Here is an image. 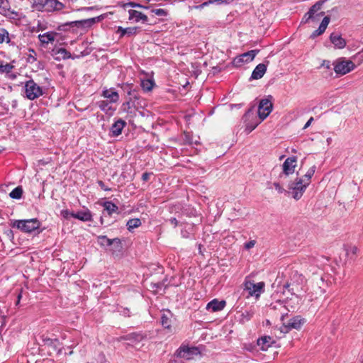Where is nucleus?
I'll return each mask as SVG.
<instances>
[{
	"instance_id": "f257e3e1",
	"label": "nucleus",
	"mask_w": 363,
	"mask_h": 363,
	"mask_svg": "<svg viewBox=\"0 0 363 363\" xmlns=\"http://www.w3.org/2000/svg\"><path fill=\"white\" fill-rule=\"evenodd\" d=\"M274 308L279 309L281 312V320L282 321V326L280 328L281 333H287L292 329L299 330L302 325L306 323V320L300 315H296L291 318L288 322H285V318L287 313L285 311L286 308L282 303L279 302L274 306Z\"/></svg>"
},
{
	"instance_id": "f03ea898",
	"label": "nucleus",
	"mask_w": 363,
	"mask_h": 363,
	"mask_svg": "<svg viewBox=\"0 0 363 363\" xmlns=\"http://www.w3.org/2000/svg\"><path fill=\"white\" fill-rule=\"evenodd\" d=\"M32 7L37 11H60L64 4L58 0H32Z\"/></svg>"
},
{
	"instance_id": "7ed1b4c3",
	"label": "nucleus",
	"mask_w": 363,
	"mask_h": 363,
	"mask_svg": "<svg viewBox=\"0 0 363 363\" xmlns=\"http://www.w3.org/2000/svg\"><path fill=\"white\" fill-rule=\"evenodd\" d=\"M333 66L335 72L341 76L347 74L356 67V65L352 60H347L345 57L337 59L333 62Z\"/></svg>"
},
{
	"instance_id": "20e7f679",
	"label": "nucleus",
	"mask_w": 363,
	"mask_h": 363,
	"mask_svg": "<svg viewBox=\"0 0 363 363\" xmlns=\"http://www.w3.org/2000/svg\"><path fill=\"white\" fill-rule=\"evenodd\" d=\"M308 186L302 180L297 177L294 181L289 184L286 193L291 194L295 200L298 201L302 197Z\"/></svg>"
},
{
	"instance_id": "39448f33",
	"label": "nucleus",
	"mask_w": 363,
	"mask_h": 363,
	"mask_svg": "<svg viewBox=\"0 0 363 363\" xmlns=\"http://www.w3.org/2000/svg\"><path fill=\"white\" fill-rule=\"evenodd\" d=\"M40 226V222L37 218L27 220H16L13 223V227L16 228L24 233H31Z\"/></svg>"
},
{
	"instance_id": "423d86ee",
	"label": "nucleus",
	"mask_w": 363,
	"mask_h": 363,
	"mask_svg": "<svg viewBox=\"0 0 363 363\" xmlns=\"http://www.w3.org/2000/svg\"><path fill=\"white\" fill-rule=\"evenodd\" d=\"M25 94L28 99L34 100L43 95L44 91L41 86L30 79L25 84Z\"/></svg>"
},
{
	"instance_id": "0eeeda50",
	"label": "nucleus",
	"mask_w": 363,
	"mask_h": 363,
	"mask_svg": "<svg viewBox=\"0 0 363 363\" xmlns=\"http://www.w3.org/2000/svg\"><path fill=\"white\" fill-rule=\"evenodd\" d=\"M264 283L261 281L255 283L251 280L246 279L244 283V290L248 292L249 296L259 297L260 294L264 291Z\"/></svg>"
},
{
	"instance_id": "6e6552de",
	"label": "nucleus",
	"mask_w": 363,
	"mask_h": 363,
	"mask_svg": "<svg viewBox=\"0 0 363 363\" xmlns=\"http://www.w3.org/2000/svg\"><path fill=\"white\" fill-rule=\"evenodd\" d=\"M199 350L196 347L181 346L177 350V357L186 359H193L194 356L199 354Z\"/></svg>"
},
{
	"instance_id": "1a4fd4ad",
	"label": "nucleus",
	"mask_w": 363,
	"mask_h": 363,
	"mask_svg": "<svg viewBox=\"0 0 363 363\" xmlns=\"http://www.w3.org/2000/svg\"><path fill=\"white\" fill-rule=\"evenodd\" d=\"M297 164V160L296 157H288L282 164V173L279 177L283 178L284 176L292 174L295 172Z\"/></svg>"
},
{
	"instance_id": "9d476101",
	"label": "nucleus",
	"mask_w": 363,
	"mask_h": 363,
	"mask_svg": "<svg viewBox=\"0 0 363 363\" xmlns=\"http://www.w3.org/2000/svg\"><path fill=\"white\" fill-rule=\"evenodd\" d=\"M273 105L268 99H262L258 107V116L260 121L264 120L272 112Z\"/></svg>"
},
{
	"instance_id": "9b49d317",
	"label": "nucleus",
	"mask_w": 363,
	"mask_h": 363,
	"mask_svg": "<svg viewBox=\"0 0 363 363\" xmlns=\"http://www.w3.org/2000/svg\"><path fill=\"white\" fill-rule=\"evenodd\" d=\"M258 52V50H252L245 52L236 57L233 60V64L235 66H241L243 63L250 62L254 60Z\"/></svg>"
},
{
	"instance_id": "f8f14e48",
	"label": "nucleus",
	"mask_w": 363,
	"mask_h": 363,
	"mask_svg": "<svg viewBox=\"0 0 363 363\" xmlns=\"http://www.w3.org/2000/svg\"><path fill=\"white\" fill-rule=\"evenodd\" d=\"M145 339V336L139 333H132L125 337H122L121 340L130 341V344L137 350H140L143 347L141 342Z\"/></svg>"
},
{
	"instance_id": "ddd939ff",
	"label": "nucleus",
	"mask_w": 363,
	"mask_h": 363,
	"mask_svg": "<svg viewBox=\"0 0 363 363\" xmlns=\"http://www.w3.org/2000/svg\"><path fill=\"white\" fill-rule=\"evenodd\" d=\"M128 20L135 23L142 22L147 23L148 22V17L143 13L137 10L130 9L128 11Z\"/></svg>"
},
{
	"instance_id": "4468645a",
	"label": "nucleus",
	"mask_w": 363,
	"mask_h": 363,
	"mask_svg": "<svg viewBox=\"0 0 363 363\" xmlns=\"http://www.w3.org/2000/svg\"><path fill=\"white\" fill-rule=\"evenodd\" d=\"M174 318V315L169 310H165L162 311V314L161 316V323L162 325L172 331V323Z\"/></svg>"
},
{
	"instance_id": "2eb2a0df",
	"label": "nucleus",
	"mask_w": 363,
	"mask_h": 363,
	"mask_svg": "<svg viewBox=\"0 0 363 363\" xmlns=\"http://www.w3.org/2000/svg\"><path fill=\"white\" fill-rule=\"evenodd\" d=\"M325 2H326L325 0H320L316 2L305 15L303 21L307 23L310 19H315L314 14L321 9V6Z\"/></svg>"
},
{
	"instance_id": "dca6fc26",
	"label": "nucleus",
	"mask_w": 363,
	"mask_h": 363,
	"mask_svg": "<svg viewBox=\"0 0 363 363\" xmlns=\"http://www.w3.org/2000/svg\"><path fill=\"white\" fill-rule=\"evenodd\" d=\"M257 343L262 350L266 351L274 343V340L270 336H263L257 340Z\"/></svg>"
},
{
	"instance_id": "f3484780",
	"label": "nucleus",
	"mask_w": 363,
	"mask_h": 363,
	"mask_svg": "<svg viewBox=\"0 0 363 363\" xmlns=\"http://www.w3.org/2000/svg\"><path fill=\"white\" fill-rule=\"evenodd\" d=\"M71 217L82 221H91L92 220L91 213L88 209L80 211L77 213H72Z\"/></svg>"
},
{
	"instance_id": "a211bd4d",
	"label": "nucleus",
	"mask_w": 363,
	"mask_h": 363,
	"mask_svg": "<svg viewBox=\"0 0 363 363\" xmlns=\"http://www.w3.org/2000/svg\"><path fill=\"white\" fill-rule=\"evenodd\" d=\"M125 125L126 122L122 119H118L116 121L111 128L112 135L118 136L121 135Z\"/></svg>"
},
{
	"instance_id": "6ab92c4d",
	"label": "nucleus",
	"mask_w": 363,
	"mask_h": 363,
	"mask_svg": "<svg viewBox=\"0 0 363 363\" xmlns=\"http://www.w3.org/2000/svg\"><path fill=\"white\" fill-rule=\"evenodd\" d=\"M330 39L336 48L342 49L346 45V41L339 34L332 33Z\"/></svg>"
},
{
	"instance_id": "aec40b11",
	"label": "nucleus",
	"mask_w": 363,
	"mask_h": 363,
	"mask_svg": "<svg viewBox=\"0 0 363 363\" xmlns=\"http://www.w3.org/2000/svg\"><path fill=\"white\" fill-rule=\"evenodd\" d=\"M266 71H267V65L263 63L259 64L254 69V70L252 73V75H251V79H261L265 74Z\"/></svg>"
},
{
	"instance_id": "412c9836",
	"label": "nucleus",
	"mask_w": 363,
	"mask_h": 363,
	"mask_svg": "<svg viewBox=\"0 0 363 363\" xmlns=\"http://www.w3.org/2000/svg\"><path fill=\"white\" fill-rule=\"evenodd\" d=\"M225 306V301L213 299L207 304L206 308L208 310H211L213 312H216L223 310Z\"/></svg>"
},
{
	"instance_id": "4be33fe9",
	"label": "nucleus",
	"mask_w": 363,
	"mask_h": 363,
	"mask_svg": "<svg viewBox=\"0 0 363 363\" xmlns=\"http://www.w3.org/2000/svg\"><path fill=\"white\" fill-rule=\"evenodd\" d=\"M330 23V18L328 16L324 17L322 22L320 23L318 28L313 31V33L311 34V38H314L316 36H318L321 34H323L325 30H326L328 24Z\"/></svg>"
},
{
	"instance_id": "5701e85b",
	"label": "nucleus",
	"mask_w": 363,
	"mask_h": 363,
	"mask_svg": "<svg viewBox=\"0 0 363 363\" xmlns=\"http://www.w3.org/2000/svg\"><path fill=\"white\" fill-rule=\"evenodd\" d=\"M138 32V28L137 27H129V28H123L119 26L117 29L116 33L120 34L121 37L124 35L132 36L135 35Z\"/></svg>"
},
{
	"instance_id": "b1692460",
	"label": "nucleus",
	"mask_w": 363,
	"mask_h": 363,
	"mask_svg": "<svg viewBox=\"0 0 363 363\" xmlns=\"http://www.w3.org/2000/svg\"><path fill=\"white\" fill-rule=\"evenodd\" d=\"M57 35L58 34L57 33L48 32L43 34H40L38 35V38L42 43L48 44L49 43L53 42Z\"/></svg>"
},
{
	"instance_id": "393cba45",
	"label": "nucleus",
	"mask_w": 363,
	"mask_h": 363,
	"mask_svg": "<svg viewBox=\"0 0 363 363\" xmlns=\"http://www.w3.org/2000/svg\"><path fill=\"white\" fill-rule=\"evenodd\" d=\"M102 96L109 99L111 103H116L119 100L118 92L112 89L103 91Z\"/></svg>"
},
{
	"instance_id": "a878e982",
	"label": "nucleus",
	"mask_w": 363,
	"mask_h": 363,
	"mask_svg": "<svg viewBox=\"0 0 363 363\" xmlns=\"http://www.w3.org/2000/svg\"><path fill=\"white\" fill-rule=\"evenodd\" d=\"M12 13L8 0H0V14L7 16Z\"/></svg>"
},
{
	"instance_id": "bb28decb",
	"label": "nucleus",
	"mask_w": 363,
	"mask_h": 363,
	"mask_svg": "<svg viewBox=\"0 0 363 363\" xmlns=\"http://www.w3.org/2000/svg\"><path fill=\"white\" fill-rule=\"evenodd\" d=\"M315 166L313 165L311 168L308 169L307 172L302 177H298L301 180H302L306 185H309L311 183V179L313 176L315 172Z\"/></svg>"
},
{
	"instance_id": "cd10ccee",
	"label": "nucleus",
	"mask_w": 363,
	"mask_h": 363,
	"mask_svg": "<svg viewBox=\"0 0 363 363\" xmlns=\"http://www.w3.org/2000/svg\"><path fill=\"white\" fill-rule=\"evenodd\" d=\"M142 222L139 218H132L127 221L126 226L128 230L131 232L135 228H138L141 225Z\"/></svg>"
},
{
	"instance_id": "c85d7f7f",
	"label": "nucleus",
	"mask_w": 363,
	"mask_h": 363,
	"mask_svg": "<svg viewBox=\"0 0 363 363\" xmlns=\"http://www.w3.org/2000/svg\"><path fill=\"white\" fill-rule=\"evenodd\" d=\"M345 250H346V255L350 259H355V257L357 256V251H358L357 247H356L355 245L347 246L346 247Z\"/></svg>"
},
{
	"instance_id": "c756f323",
	"label": "nucleus",
	"mask_w": 363,
	"mask_h": 363,
	"mask_svg": "<svg viewBox=\"0 0 363 363\" xmlns=\"http://www.w3.org/2000/svg\"><path fill=\"white\" fill-rule=\"evenodd\" d=\"M104 207L108 215H111L113 213H115L118 211V206L110 201L105 202L104 203Z\"/></svg>"
},
{
	"instance_id": "7c9ffc66",
	"label": "nucleus",
	"mask_w": 363,
	"mask_h": 363,
	"mask_svg": "<svg viewBox=\"0 0 363 363\" xmlns=\"http://www.w3.org/2000/svg\"><path fill=\"white\" fill-rule=\"evenodd\" d=\"M154 86V82L152 79H146L141 81V86L143 90L150 91Z\"/></svg>"
},
{
	"instance_id": "2f4dec72",
	"label": "nucleus",
	"mask_w": 363,
	"mask_h": 363,
	"mask_svg": "<svg viewBox=\"0 0 363 363\" xmlns=\"http://www.w3.org/2000/svg\"><path fill=\"white\" fill-rule=\"evenodd\" d=\"M10 42L9 34V32L3 28H0V43Z\"/></svg>"
},
{
	"instance_id": "473e14b6",
	"label": "nucleus",
	"mask_w": 363,
	"mask_h": 363,
	"mask_svg": "<svg viewBox=\"0 0 363 363\" xmlns=\"http://www.w3.org/2000/svg\"><path fill=\"white\" fill-rule=\"evenodd\" d=\"M22 194H23L22 188L21 186H17L11 191V193L9 194V196L12 199H19L21 198Z\"/></svg>"
},
{
	"instance_id": "72a5a7b5",
	"label": "nucleus",
	"mask_w": 363,
	"mask_h": 363,
	"mask_svg": "<svg viewBox=\"0 0 363 363\" xmlns=\"http://www.w3.org/2000/svg\"><path fill=\"white\" fill-rule=\"evenodd\" d=\"M13 66L10 63H6L5 65L1 63L0 64V73H9L13 69Z\"/></svg>"
},
{
	"instance_id": "f704fd0d",
	"label": "nucleus",
	"mask_w": 363,
	"mask_h": 363,
	"mask_svg": "<svg viewBox=\"0 0 363 363\" xmlns=\"http://www.w3.org/2000/svg\"><path fill=\"white\" fill-rule=\"evenodd\" d=\"M94 22V19H86L79 21H75L74 23L78 26L86 27L90 26Z\"/></svg>"
},
{
	"instance_id": "c9c22d12",
	"label": "nucleus",
	"mask_w": 363,
	"mask_h": 363,
	"mask_svg": "<svg viewBox=\"0 0 363 363\" xmlns=\"http://www.w3.org/2000/svg\"><path fill=\"white\" fill-rule=\"evenodd\" d=\"M99 107L101 108V111L105 112H108L110 110H111V107L110 106L109 104L106 101H101L99 102Z\"/></svg>"
},
{
	"instance_id": "e433bc0d",
	"label": "nucleus",
	"mask_w": 363,
	"mask_h": 363,
	"mask_svg": "<svg viewBox=\"0 0 363 363\" xmlns=\"http://www.w3.org/2000/svg\"><path fill=\"white\" fill-rule=\"evenodd\" d=\"M98 240H106L105 245H107V246H111L114 242H118L120 241L119 239H118V238H115V239L111 240V239L107 238L106 236H104V235L99 236L98 238Z\"/></svg>"
},
{
	"instance_id": "4c0bfd02",
	"label": "nucleus",
	"mask_w": 363,
	"mask_h": 363,
	"mask_svg": "<svg viewBox=\"0 0 363 363\" xmlns=\"http://www.w3.org/2000/svg\"><path fill=\"white\" fill-rule=\"evenodd\" d=\"M261 121H256V122H254L252 123H247L246 124V127H245V132L248 134L250 133H251L254 129L256 128V127L258 125V124L260 123Z\"/></svg>"
},
{
	"instance_id": "58836bf2",
	"label": "nucleus",
	"mask_w": 363,
	"mask_h": 363,
	"mask_svg": "<svg viewBox=\"0 0 363 363\" xmlns=\"http://www.w3.org/2000/svg\"><path fill=\"white\" fill-rule=\"evenodd\" d=\"M316 279H317V284L318 285V286L316 289V290H315V293L316 294L321 295L323 293V290L321 289V286H320V284H323L324 280L322 277H317Z\"/></svg>"
},
{
	"instance_id": "ea45409f",
	"label": "nucleus",
	"mask_w": 363,
	"mask_h": 363,
	"mask_svg": "<svg viewBox=\"0 0 363 363\" xmlns=\"http://www.w3.org/2000/svg\"><path fill=\"white\" fill-rule=\"evenodd\" d=\"M57 53L62 56L64 59H68L71 57V54L65 48H60L58 50Z\"/></svg>"
},
{
	"instance_id": "a19ab883",
	"label": "nucleus",
	"mask_w": 363,
	"mask_h": 363,
	"mask_svg": "<svg viewBox=\"0 0 363 363\" xmlns=\"http://www.w3.org/2000/svg\"><path fill=\"white\" fill-rule=\"evenodd\" d=\"M151 12L152 13H154L155 15L159 16H166V14H167V12L162 9H152L151 11Z\"/></svg>"
},
{
	"instance_id": "79ce46f5",
	"label": "nucleus",
	"mask_w": 363,
	"mask_h": 363,
	"mask_svg": "<svg viewBox=\"0 0 363 363\" xmlns=\"http://www.w3.org/2000/svg\"><path fill=\"white\" fill-rule=\"evenodd\" d=\"M353 58L358 61L359 64L363 62V49L358 52L355 55H354Z\"/></svg>"
},
{
	"instance_id": "37998d69",
	"label": "nucleus",
	"mask_w": 363,
	"mask_h": 363,
	"mask_svg": "<svg viewBox=\"0 0 363 363\" xmlns=\"http://www.w3.org/2000/svg\"><path fill=\"white\" fill-rule=\"evenodd\" d=\"M273 186L275 189V190L279 193V194H282L284 192H286L287 191H286L281 185L278 182H274L273 184Z\"/></svg>"
},
{
	"instance_id": "c03bdc74",
	"label": "nucleus",
	"mask_w": 363,
	"mask_h": 363,
	"mask_svg": "<svg viewBox=\"0 0 363 363\" xmlns=\"http://www.w3.org/2000/svg\"><path fill=\"white\" fill-rule=\"evenodd\" d=\"M228 0H209L208 2H204L202 6H206L209 4H221L223 3H227Z\"/></svg>"
},
{
	"instance_id": "a18cd8bd",
	"label": "nucleus",
	"mask_w": 363,
	"mask_h": 363,
	"mask_svg": "<svg viewBox=\"0 0 363 363\" xmlns=\"http://www.w3.org/2000/svg\"><path fill=\"white\" fill-rule=\"evenodd\" d=\"M125 6H130V7H133V8H144V9H147V6H142L141 4L135 3L133 1L127 3L125 4Z\"/></svg>"
},
{
	"instance_id": "49530a36",
	"label": "nucleus",
	"mask_w": 363,
	"mask_h": 363,
	"mask_svg": "<svg viewBox=\"0 0 363 363\" xmlns=\"http://www.w3.org/2000/svg\"><path fill=\"white\" fill-rule=\"evenodd\" d=\"M72 212H70L69 210H62L61 211V216H63V218L68 219L72 214Z\"/></svg>"
},
{
	"instance_id": "de8ad7c7",
	"label": "nucleus",
	"mask_w": 363,
	"mask_h": 363,
	"mask_svg": "<svg viewBox=\"0 0 363 363\" xmlns=\"http://www.w3.org/2000/svg\"><path fill=\"white\" fill-rule=\"evenodd\" d=\"M255 240H250L245 244V248L247 250H250L255 245Z\"/></svg>"
},
{
	"instance_id": "09e8293b",
	"label": "nucleus",
	"mask_w": 363,
	"mask_h": 363,
	"mask_svg": "<svg viewBox=\"0 0 363 363\" xmlns=\"http://www.w3.org/2000/svg\"><path fill=\"white\" fill-rule=\"evenodd\" d=\"M321 66L325 67L326 69H330V61H328V60H323Z\"/></svg>"
},
{
	"instance_id": "8fccbe9b",
	"label": "nucleus",
	"mask_w": 363,
	"mask_h": 363,
	"mask_svg": "<svg viewBox=\"0 0 363 363\" xmlns=\"http://www.w3.org/2000/svg\"><path fill=\"white\" fill-rule=\"evenodd\" d=\"M313 121V117H311V118H310V119H309V120L306 122V123L304 125V126H303V129H306V128H308L311 125V123H312V121Z\"/></svg>"
},
{
	"instance_id": "3c124183",
	"label": "nucleus",
	"mask_w": 363,
	"mask_h": 363,
	"mask_svg": "<svg viewBox=\"0 0 363 363\" xmlns=\"http://www.w3.org/2000/svg\"><path fill=\"white\" fill-rule=\"evenodd\" d=\"M251 110H249L244 116L245 119H250L251 117Z\"/></svg>"
},
{
	"instance_id": "603ef678",
	"label": "nucleus",
	"mask_w": 363,
	"mask_h": 363,
	"mask_svg": "<svg viewBox=\"0 0 363 363\" xmlns=\"http://www.w3.org/2000/svg\"><path fill=\"white\" fill-rule=\"evenodd\" d=\"M169 221H170V223H171L172 225H174V227H175V226H177V224H178V221H177V220L176 218H171V219L169 220Z\"/></svg>"
},
{
	"instance_id": "864d4df0",
	"label": "nucleus",
	"mask_w": 363,
	"mask_h": 363,
	"mask_svg": "<svg viewBox=\"0 0 363 363\" xmlns=\"http://www.w3.org/2000/svg\"><path fill=\"white\" fill-rule=\"evenodd\" d=\"M150 174L148 173H144L142 175V178L144 181H147L149 179Z\"/></svg>"
},
{
	"instance_id": "5fc2aeb1",
	"label": "nucleus",
	"mask_w": 363,
	"mask_h": 363,
	"mask_svg": "<svg viewBox=\"0 0 363 363\" xmlns=\"http://www.w3.org/2000/svg\"><path fill=\"white\" fill-rule=\"evenodd\" d=\"M121 313L125 316H129V310L128 308H124Z\"/></svg>"
},
{
	"instance_id": "6e6d98bb",
	"label": "nucleus",
	"mask_w": 363,
	"mask_h": 363,
	"mask_svg": "<svg viewBox=\"0 0 363 363\" xmlns=\"http://www.w3.org/2000/svg\"><path fill=\"white\" fill-rule=\"evenodd\" d=\"M99 185H100V186H101L103 189H104L105 191L109 190L108 189H107V188H105V187H104V184L103 183V182L100 181V182H99Z\"/></svg>"
},
{
	"instance_id": "4d7b16f0",
	"label": "nucleus",
	"mask_w": 363,
	"mask_h": 363,
	"mask_svg": "<svg viewBox=\"0 0 363 363\" xmlns=\"http://www.w3.org/2000/svg\"><path fill=\"white\" fill-rule=\"evenodd\" d=\"M99 243L101 245H105L106 244V240H99Z\"/></svg>"
},
{
	"instance_id": "13d9d810",
	"label": "nucleus",
	"mask_w": 363,
	"mask_h": 363,
	"mask_svg": "<svg viewBox=\"0 0 363 363\" xmlns=\"http://www.w3.org/2000/svg\"><path fill=\"white\" fill-rule=\"evenodd\" d=\"M323 15V12H320V13L317 14L318 16H322Z\"/></svg>"
},
{
	"instance_id": "bf43d9fd",
	"label": "nucleus",
	"mask_w": 363,
	"mask_h": 363,
	"mask_svg": "<svg viewBox=\"0 0 363 363\" xmlns=\"http://www.w3.org/2000/svg\"><path fill=\"white\" fill-rule=\"evenodd\" d=\"M21 298V294H19V295H18V303L19 302V301H20V298Z\"/></svg>"
},
{
	"instance_id": "052dcab7",
	"label": "nucleus",
	"mask_w": 363,
	"mask_h": 363,
	"mask_svg": "<svg viewBox=\"0 0 363 363\" xmlns=\"http://www.w3.org/2000/svg\"><path fill=\"white\" fill-rule=\"evenodd\" d=\"M330 140H331V138H328V140H327L328 143H329Z\"/></svg>"
},
{
	"instance_id": "680f3d73",
	"label": "nucleus",
	"mask_w": 363,
	"mask_h": 363,
	"mask_svg": "<svg viewBox=\"0 0 363 363\" xmlns=\"http://www.w3.org/2000/svg\"><path fill=\"white\" fill-rule=\"evenodd\" d=\"M147 1H150V0H146Z\"/></svg>"
}]
</instances>
